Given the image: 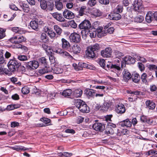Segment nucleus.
<instances>
[{"instance_id": "nucleus-3", "label": "nucleus", "mask_w": 157, "mask_h": 157, "mask_svg": "<svg viewBox=\"0 0 157 157\" xmlns=\"http://www.w3.org/2000/svg\"><path fill=\"white\" fill-rule=\"evenodd\" d=\"M111 62H110V63ZM121 70V67L118 64H115L110 63L109 65V72L113 77L119 76L118 73Z\"/></svg>"}, {"instance_id": "nucleus-25", "label": "nucleus", "mask_w": 157, "mask_h": 157, "mask_svg": "<svg viewBox=\"0 0 157 157\" xmlns=\"http://www.w3.org/2000/svg\"><path fill=\"white\" fill-rule=\"evenodd\" d=\"M85 93L87 96L89 98H94L95 94L94 90L90 89H87L85 90Z\"/></svg>"}, {"instance_id": "nucleus-23", "label": "nucleus", "mask_w": 157, "mask_h": 157, "mask_svg": "<svg viewBox=\"0 0 157 157\" xmlns=\"http://www.w3.org/2000/svg\"><path fill=\"white\" fill-rule=\"evenodd\" d=\"M146 105L147 108L149 109H153L155 107V103L152 101L147 100L146 102Z\"/></svg>"}, {"instance_id": "nucleus-57", "label": "nucleus", "mask_w": 157, "mask_h": 157, "mask_svg": "<svg viewBox=\"0 0 157 157\" xmlns=\"http://www.w3.org/2000/svg\"><path fill=\"white\" fill-rule=\"evenodd\" d=\"M72 155L71 153L66 152H63L59 153V155L61 156H64L66 157H70Z\"/></svg>"}, {"instance_id": "nucleus-32", "label": "nucleus", "mask_w": 157, "mask_h": 157, "mask_svg": "<svg viewBox=\"0 0 157 157\" xmlns=\"http://www.w3.org/2000/svg\"><path fill=\"white\" fill-rule=\"evenodd\" d=\"M47 54L49 56V59L51 64H54L55 63V58L53 56V53H52V51H50V52H48V53Z\"/></svg>"}, {"instance_id": "nucleus-14", "label": "nucleus", "mask_w": 157, "mask_h": 157, "mask_svg": "<svg viewBox=\"0 0 157 157\" xmlns=\"http://www.w3.org/2000/svg\"><path fill=\"white\" fill-rule=\"evenodd\" d=\"M115 110L117 113L122 114L125 112L126 110L124 105L122 104L119 103L116 105Z\"/></svg>"}, {"instance_id": "nucleus-47", "label": "nucleus", "mask_w": 157, "mask_h": 157, "mask_svg": "<svg viewBox=\"0 0 157 157\" xmlns=\"http://www.w3.org/2000/svg\"><path fill=\"white\" fill-rule=\"evenodd\" d=\"M96 29H94L93 31L91 30H89V33L90 36L91 38H94L96 36Z\"/></svg>"}, {"instance_id": "nucleus-50", "label": "nucleus", "mask_w": 157, "mask_h": 157, "mask_svg": "<svg viewBox=\"0 0 157 157\" xmlns=\"http://www.w3.org/2000/svg\"><path fill=\"white\" fill-rule=\"evenodd\" d=\"M93 14L96 17H99L101 14V12L98 10L95 9L93 11Z\"/></svg>"}, {"instance_id": "nucleus-9", "label": "nucleus", "mask_w": 157, "mask_h": 157, "mask_svg": "<svg viewBox=\"0 0 157 157\" xmlns=\"http://www.w3.org/2000/svg\"><path fill=\"white\" fill-rule=\"evenodd\" d=\"M52 51L57 54H59L60 56L64 57H67L69 58H72V56L67 52L60 48L53 49Z\"/></svg>"}, {"instance_id": "nucleus-7", "label": "nucleus", "mask_w": 157, "mask_h": 157, "mask_svg": "<svg viewBox=\"0 0 157 157\" xmlns=\"http://www.w3.org/2000/svg\"><path fill=\"white\" fill-rule=\"evenodd\" d=\"M132 5L133 9L135 11L140 12L142 11L143 10L141 0H134Z\"/></svg>"}, {"instance_id": "nucleus-28", "label": "nucleus", "mask_w": 157, "mask_h": 157, "mask_svg": "<svg viewBox=\"0 0 157 157\" xmlns=\"http://www.w3.org/2000/svg\"><path fill=\"white\" fill-rule=\"evenodd\" d=\"M74 96L76 98L80 97L82 93V91L80 88L76 89L73 92Z\"/></svg>"}, {"instance_id": "nucleus-49", "label": "nucleus", "mask_w": 157, "mask_h": 157, "mask_svg": "<svg viewBox=\"0 0 157 157\" xmlns=\"http://www.w3.org/2000/svg\"><path fill=\"white\" fill-rule=\"evenodd\" d=\"M21 92L23 94H28L29 92V88L27 86H25L22 88Z\"/></svg>"}, {"instance_id": "nucleus-11", "label": "nucleus", "mask_w": 157, "mask_h": 157, "mask_svg": "<svg viewBox=\"0 0 157 157\" xmlns=\"http://www.w3.org/2000/svg\"><path fill=\"white\" fill-rule=\"evenodd\" d=\"M117 124L121 126L122 127H129L132 126V122L130 119L127 118L125 120L119 122Z\"/></svg>"}, {"instance_id": "nucleus-18", "label": "nucleus", "mask_w": 157, "mask_h": 157, "mask_svg": "<svg viewBox=\"0 0 157 157\" xmlns=\"http://www.w3.org/2000/svg\"><path fill=\"white\" fill-rule=\"evenodd\" d=\"M69 51L73 52L75 54H77L80 52L81 48L79 45L75 44L72 46L71 48L70 49Z\"/></svg>"}, {"instance_id": "nucleus-34", "label": "nucleus", "mask_w": 157, "mask_h": 157, "mask_svg": "<svg viewBox=\"0 0 157 157\" xmlns=\"http://www.w3.org/2000/svg\"><path fill=\"white\" fill-rule=\"evenodd\" d=\"M45 67L43 68L39 69L38 71L39 73L41 74H44L45 73H48L49 71L48 69L49 67L48 66H44Z\"/></svg>"}, {"instance_id": "nucleus-39", "label": "nucleus", "mask_w": 157, "mask_h": 157, "mask_svg": "<svg viewBox=\"0 0 157 157\" xmlns=\"http://www.w3.org/2000/svg\"><path fill=\"white\" fill-rule=\"evenodd\" d=\"M42 48L45 50L47 54L48 53V52H49L50 51H52L51 47L46 44L44 43L42 44Z\"/></svg>"}, {"instance_id": "nucleus-59", "label": "nucleus", "mask_w": 157, "mask_h": 157, "mask_svg": "<svg viewBox=\"0 0 157 157\" xmlns=\"http://www.w3.org/2000/svg\"><path fill=\"white\" fill-rule=\"evenodd\" d=\"M48 36L51 38H53L56 36V34L52 30H51L48 33Z\"/></svg>"}, {"instance_id": "nucleus-19", "label": "nucleus", "mask_w": 157, "mask_h": 157, "mask_svg": "<svg viewBox=\"0 0 157 157\" xmlns=\"http://www.w3.org/2000/svg\"><path fill=\"white\" fill-rule=\"evenodd\" d=\"M90 49L89 48L87 47V49L86 51V56L88 57L93 58L96 56V53L92 50H90Z\"/></svg>"}, {"instance_id": "nucleus-6", "label": "nucleus", "mask_w": 157, "mask_h": 157, "mask_svg": "<svg viewBox=\"0 0 157 157\" xmlns=\"http://www.w3.org/2000/svg\"><path fill=\"white\" fill-rule=\"evenodd\" d=\"M43 24L44 22L41 19L35 18L30 22V25L32 29L38 31L39 29V25Z\"/></svg>"}, {"instance_id": "nucleus-30", "label": "nucleus", "mask_w": 157, "mask_h": 157, "mask_svg": "<svg viewBox=\"0 0 157 157\" xmlns=\"http://www.w3.org/2000/svg\"><path fill=\"white\" fill-rule=\"evenodd\" d=\"M116 127L115 124L109 122V134H113L114 133L113 129L112 128H115Z\"/></svg>"}, {"instance_id": "nucleus-37", "label": "nucleus", "mask_w": 157, "mask_h": 157, "mask_svg": "<svg viewBox=\"0 0 157 157\" xmlns=\"http://www.w3.org/2000/svg\"><path fill=\"white\" fill-rule=\"evenodd\" d=\"M54 7V4L52 2V0H50V1L47 2V10L49 11H52L53 10Z\"/></svg>"}, {"instance_id": "nucleus-5", "label": "nucleus", "mask_w": 157, "mask_h": 157, "mask_svg": "<svg viewBox=\"0 0 157 157\" xmlns=\"http://www.w3.org/2000/svg\"><path fill=\"white\" fill-rule=\"evenodd\" d=\"M26 40V38L23 36L18 35L14 36L11 38L10 40L11 43L16 44L25 42Z\"/></svg>"}, {"instance_id": "nucleus-26", "label": "nucleus", "mask_w": 157, "mask_h": 157, "mask_svg": "<svg viewBox=\"0 0 157 157\" xmlns=\"http://www.w3.org/2000/svg\"><path fill=\"white\" fill-rule=\"evenodd\" d=\"M90 50L93 51L94 52L96 53L100 48V46L99 44L96 43L94 45H90L88 47Z\"/></svg>"}, {"instance_id": "nucleus-2", "label": "nucleus", "mask_w": 157, "mask_h": 157, "mask_svg": "<svg viewBox=\"0 0 157 157\" xmlns=\"http://www.w3.org/2000/svg\"><path fill=\"white\" fill-rule=\"evenodd\" d=\"M75 105L79 110L82 113H88L90 111L89 107L85 102L80 99L75 101Z\"/></svg>"}, {"instance_id": "nucleus-42", "label": "nucleus", "mask_w": 157, "mask_h": 157, "mask_svg": "<svg viewBox=\"0 0 157 157\" xmlns=\"http://www.w3.org/2000/svg\"><path fill=\"white\" fill-rule=\"evenodd\" d=\"M40 2L41 8L43 10H45L47 8V2L45 0H42Z\"/></svg>"}, {"instance_id": "nucleus-38", "label": "nucleus", "mask_w": 157, "mask_h": 157, "mask_svg": "<svg viewBox=\"0 0 157 157\" xmlns=\"http://www.w3.org/2000/svg\"><path fill=\"white\" fill-rule=\"evenodd\" d=\"M108 102L107 101H104L103 104L101 105V109L100 110L102 111H107L108 109Z\"/></svg>"}, {"instance_id": "nucleus-52", "label": "nucleus", "mask_w": 157, "mask_h": 157, "mask_svg": "<svg viewBox=\"0 0 157 157\" xmlns=\"http://www.w3.org/2000/svg\"><path fill=\"white\" fill-rule=\"evenodd\" d=\"M115 103V100L113 99L111 101H109V109H111L114 108Z\"/></svg>"}, {"instance_id": "nucleus-64", "label": "nucleus", "mask_w": 157, "mask_h": 157, "mask_svg": "<svg viewBox=\"0 0 157 157\" xmlns=\"http://www.w3.org/2000/svg\"><path fill=\"white\" fill-rule=\"evenodd\" d=\"M148 155H151L153 154H157V151L155 150H151L148 151Z\"/></svg>"}, {"instance_id": "nucleus-22", "label": "nucleus", "mask_w": 157, "mask_h": 157, "mask_svg": "<svg viewBox=\"0 0 157 157\" xmlns=\"http://www.w3.org/2000/svg\"><path fill=\"white\" fill-rule=\"evenodd\" d=\"M123 79L125 82H127L132 78L131 74L127 70H124L123 72Z\"/></svg>"}, {"instance_id": "nucleus-43", "label": "nucleus", "mask_w": 157, "mask_h": 157, "mask_svg": "<svg viewBox=\"0 0 157 157\" xmlns=\"http://www.w3.org/2000/svg\"><path fill=\"white\" fill-rule=\"evenodd\" d=\"M101 55L102 57L107 58L108 56V48H106L105 49L101 51Z\"/></svg>"}, {"instance_id": "nucleus-58", "label": "nucleus", "mask_w": 157, "mask_h": 157, "mask_svg": "<svg viewBox=\"0 0 157 157\" xmlns=\"http://www.w3.org/2000/svg\"><path fill=\"white\" fill-rule=\"evenodd\" d=\"M86 9V7L85 6H82L80 9L79 12V15L80 16H82L84 14V10Z\"/></svg>"}, {"instance_id": "nucleus-63", "label": "nucleus", "mask_w": 157, "mask_h": 157, "mask_svg": "<svg viewBox=\"0 0 157 157\" xmlns=\"http://www.w3.org/2000/svg\"><path fill=\"white\" fill-rule=\"evenodd\" d=\"M116 9L117 12L121 13L123 11V7L121 6L118 5L117 6Z\"/></svg>"}, {"instance_id": "nucleus-45", "label": "nucleus", "mask_w": 157, "mask_h": 157, "mask_svg": "<svg viewBox=\"0 0 157 157\" xmlns=\"http://www.w3.org/2000/svg\"><path fill=\"white\" fill-rule=\"evenodd\" d=\"M40 37L41 39L43 41L47 42L48 41V37L47 36L45 33H42Z\"/></svg>"}, {"instance_id": "nucleus-41", "label": "nucleus", "mask_w": 157, "mask_h": 157, "mask_svg": "<svg viewBox=\"0 0 157 157\" xmlns=\"http://www.w3.org/2000/svg\"><path fill=\"white\" fill-rule=\"evenodd\" d=\"M39 61L44 66H48L47 59L44 57H42L39 59Z\"/></svg>"}, {"instance_id": "nucleus-20", "label": "nucleus", "mask_w": 157, "mask_h": 157, "mask_svg": "<svg viewBox=\"0 0 157 157\" xmlns=\"http://www.w3.org/2000/svg\"><path fill=\"white\" fill-rule=\"evenodd\" d=\"M124 60L126 64H133L135 63V59L130 56H127L124 57Z\"/></svg>"}, {"instance_id": "nucleus-56", "label": "nucleus", "mask_w": 157, "mask_h": 157, "mask_svg": "<svg viewBox=\"0 0 157 157\" xmlns=\"http://www.w3.org/2000/svg\"><path fill=\"white\" fill-rule=\"evenodd\" d=\"M72 66L75 69L76 71H80L82 70V68L81 67H80V66H79L76 63H74L73 64Z\"/></svg>"}, {"instance_id": "nucleus-40", "label": "nucleus", "mask_w": 157, "mask_h": 157, "mask_svg": "<svg viewBox=\"0 0 157 157\" xmlns=\"http://www.w3.org/2000/svg\"><path fill=\"white\" fill-rule=\"evenodd\" d=\"M63 68L59 67H55L53 70L54 73L56 74H60L63 73Z\"/></svg>"}, {"instance_id": "nucleus-1", "label": "nucleus", "mask_w": 157, "mask_h": 157, "mask_svg": "<svg viewBox=\"0 0 157 157\" xmlns=\"http://www.w3.org/2000/svg\"><path fill=\"white\" fill-rule=\"evenodd\" d=\"M39 66L38 62L36 60L31 61L28 62L25 65V71L30 75L33 73L34 70Z\"/></svg>"}, {"instance_id": "nucleus-61", "label": "nucleus", "mask_w": 157, "mask_h": 157, "mask_svg": "<svg viewBox=\"0 0 157 157\" xmlns=\"http://www.w3.org/2000/svg\"><path fill=\"white\" fill-rule=\"evenodd\" d=\"M138 66L139 68L141 71L144 70V65L140 63H138Z\"/></svg>"}, {"instance_id": "nucleus-51", "label": "nucleus", "mask_w": 157, "mask_h": 157, "mask_svg": "<svg viewBox=\"0 0 157 157\" xmlns=\"http://www.w3.org/2000/svg\"><path fill=\"white\" fill-rule=\"evenodd\" d=\"M107 28H108V25H106L104 27V30H102L101 36H104L107 34L108 32V29Z\"/></svg>"}, {"instance_id": "nucleus-48", "label": "nucleus", "mask_w": 157, "mask_h": 157, "mask_svg": "<svg viewBox=\"0 0 157 157\" xmlns=\"http://www.w3.org/2000/svg\"><path fill=\"white\" fill-rule=\"evenodd\" d=\"M6 30L0 28V40L5 37L6 36Z\"/></svg>"}, {"instance_id": "nucleus-13", "label": "nucleus", "mask_w": 157, "mask_h": 157, "mask_svg": "<svg viewBox=\"0 0 157 157\" xmlns=\"http://www.w3.org/2000/svg\"><path fill=\"white\" fill-rule=\"evenodd\" d=\"M64 17L66 19H70L74 17V14L71 11L65 9L63 12Z\"/></svg>"}, {"instance_id": "nucleus-12", "label": "nucleus", "mask_w": 157, "mask_h": 157, "mask_svg": "<svg viewBox=\"0 0 157 157\" xmlns=\"http://www.w3.org/2000/svg\"><path fill=\"white\" fill-rule=\"evenodd\" d=\"M94 129L97 131H102L105 128V126L99 122L94 124L92 126Z\"/></svg>"}, {"instance_id": "nucleus-60", "label": "nucleus", "mask_w": 157, "mask_h": 157, "mask_svg": "<svg viewBox=\"0 0 157 157\" xmlns=\"http://www.w3.org/2000/svg\"><path fill=\"white\" fill-rule=\"evenodd\" d=\"M105 61L104 59H101L99 61V64L101 67L104 68L105 66Z\"/></svg>"}, {"instance_id": "nucleus-15", "label": "nucleus", "mask_w": 157, "mask_h": 157, "mask_svg": "<svg viewBox=\"0 0 157 157\" xmlns=\"http://www.w3.org/2000/svg\"><path fill=\"white\" fill-rule=\"evenodd\" d=\"M62 48L64 50L69 51L71 45L69 42L64 38H62Z\"/></svg>"}, {"instance_id": "nucleus-55", "label": "nucleus", "mask_w": 157, "mask_h": 157, "mask_svg": "<svg viewBox=\"0 0 157 157\" xmlns=\"http://www.w3.org/2000/svg\"><path fill=\"white\" fill-rule=\"evenodd\" d=\"M40 121L43 122L46 124H49L51 121V120L45 117L41 118Z\"/></svg>"}, {"instance_id": "nucleus-54", "label": "nucleus", "mask_w": 157, "mask_h": 157, "mask_svg": "<svg viewBox=\"0 0 157 157\" xmlns=\"http://www.w3.org/2000/svg\"><path fill=\"white\" fill-rule=\"evenodd\" d=\"M147 75L146 73H143L141 75L140 78L142 82L144 83L147 82V80L146 79Z\"/></svg>"}, {"instance_id": "nucleus-53", "label": "nucleus", "mask_w": 157, "mask_h": 157, "mask_svg": "<svg viewBox=\"0 0 157 157\" xmlns=\"http://www.w3.org/2000/svg\"><path fill=\"white\" fill-rule=\"evenodd\" d=\"M96 0H90L87 2V5L90 6H95L97 3Z\"/></svg>"}, {"instance_id": "nucleus-46", "label": "nucleus", "mask_w": 157, "mask_h": 157, "mask_svg": "<svg viewBox=\"0 0 157 157\" xmlns=\"http://www.w3.org/2000/svg\"><path fill=\"white\" fill-rule=\"evenodd\" d=\"M144 20V17L141 16L136 17L134 18V21L137 23H141Z\"/></svg>"}, {"instance_id": "nucleus-24", "label": "nucleus", "mask_w": 157, "mask_h": 157, "mask_svg": "<svg viewBox=\"0 0 157 157\" xmlns=\"http://www.w3.org/2000/svg\"><path fill=\"white\" fill-rule=\"evenodd\" d=\"M11 30L16 33H18L20 34H22L25 33V31L23 29L17 27L12 28Z\"/></svg>"}, {"instance_id": "nucleus-16", "label": "nucleus", "mask_w": 157, "mask_h": 157, "mask_svg": "<svg viewBox=\"0 0 157 157\" xmlns=\"http://www.w3.org/2000/svg\"><path fill=\"white\" fill-rule=\"evenodd\" d=\"M121 15L118 13H114L109 15V19L112 20H118L121 19Z\"/></svg>"}, {"instance_id": "nucleus-33", "label": "nucleus", "mask_w": 157, "mask_h": 157, "mask_svg": "<svg viewBox=\"0 0 157 157\" xmlns=\"http://www.w3.org/2000/svg\"><path fill=\"white\" fill-rule=\"evenodd\" d=\"M12 149L16 150L17 151H20L21 150H26L28 149V148H25L24 147L20 146H16L12 147Z\"/></svg>"}, {"instance_id": "nucleus-27", "label": "nucleus", "mask_w": 157, "mask_h": 157, "mask_svg": "<svg viewBox=\"0 0 157 157\" xmlns=\"http://www.w3.org/2000/svg\"><path fill=\"white\" fill-rule=\"evenodd\" d=\"M21 8V10H19L20 11H23L26 13H28L30 10V8L28 5L25 3L22 4V5H20Z\"/></svg>"}, {"instance_id": "nucleus-29", "label": "nucleus", "mask_w": 157, "mask_h": 157, "mask_svg": "<svg viewBox=\"0 0 157 157\" xmlns=\"http://www.w3.org/2000/svg\"><path fill=\"white\" fill-rule=\"evenodd\" d=\"M131 78L133 82L137 83L140 81V77L138 74L135 73L132 76Z\"/></svg>"}, {"instance_id": "nucleus-35", "label": "nucleus", "mask_w": 157, "mask_h": 157, "mask_svg": "<svg viewBox=\"0 0 157 157\" xmlns=\"http://www.w3.org/2000/svg\"><path fill=\"white\" fill-rule=\"evenodd\" d=\"M54 29L57 35H60L62 32V29L57 25H55L54 26Z\"/></svg>"}, {"instance_id": "nucleus-21", "label": "nucleus", "mask_w": 157, "mask_h": 157, "mask_svg": "<svg viewBox=\"0 0 157 157\" xmlns=\"http://www.w3.org/2000/svg\"><path fill=\"white\" fill-rule=\"evenodd\" d=\"M154 13L153 12L149 11L148 12L146 16V21L148 23H151L154 18Z\"/></svg>"}, {"instance_id": "nucleus-44", "label": "nucleus", "mask_w": 157, "mask_h": 157, "mask_svg": "<svg viewBox=\"0 0 157 157\" xmlns=\"http://www.w3.org/2000/svg\"><path fill=\"white\" fill-rule=\"evenodd\" d=\"M17 59L20 60L24 61L28 59V57L25 55H21L17 56Z\"/></svg>"}, {"instance_id": "nucleus-62", "label": "nucleus", "mask_w": 157, "mask_h": 157, "mask_svg": "<svg viewBox=\"0 0 157 157\" xmlns=\"http://www.w3.org/2000/svg\"><path fill=\"white\" fill-rule=\"evenodd\" d=\"M6 61L5 60V59L3 56H2V57H1V58H0V64L6 65Z\"/></svg>"}, {"instance_id": "nucleus-31", "label": "nucleus", "mask_w": 157, "mask_h": 157, "mask_svg": "<svg viewBox=\"0 0 157 157\" xmlns=\"http://www.w3.org/2000/svg\"><path fill=\"white\" fill-rule=\"evenodd\" d=\"M55 6L56 8L58 10H60L63 8L62 3L60 1V0H56L55 1Z\"/></svg>"}, {"instance_id": "nucleus-17", "label": "nucleus", "mask_w": 157, "mask_h": 157, "mask_svg": "<svg viewBox=\"0 0 157 157\" xmlns=\"http://www.w3.org/2000/svg\"><path fill=\"white\" fill-rule=\"evenodd\" d=\"M52 16L58 21L60 22H64L65 21L61 14L57 12L54 13L52 14Z\"/></svg>"}, {"instance_id": "nucleus-36", "label": "nucleus", "mask_w": 157, "mask_h": 157, "mask_svg": "<svg viewBox=\"0 0 157 157\" xmlns=\"http://www.w3.org/2000/svg\"><path fill=\"white\" fill-rule=\"evenodd\" d=\"M72 90L70 89H66L64 90L62 93V95L64 97L69 96L72 94Z\"/></svg>"}, {"instance_id": "nucleus-10", "label": "nucleus", "mask_w": 157, "mask_h": 157, "mask_svg": "<svg viewBox=\"0 0 157 157\" xmlns=\"http://www.w3.org/2000/svg\"><path fill=\"white\" fill-rule=\"evenodd\" d=\"M69 38L71 42L76 43L79 42L81 39L80 35L75 33H71L69 36Z\"/></svg>"}, {"instance_id": "nucleus-4", "label": "nucleus", "mask_w": 157, "mask_h": 157, "mask_svg": "<svg viewBox=\"0 0 157 157\" xmlns=\"http://www.w3.org/2000/svg\"><path fill=\"white\" fill-rule=\"evenodd\" d=\"M8 66L10 71L14 72L21 65L20 63L14 59H11L8 63Z\"/></svg>"}, {"instance_id": "nucleus-8", "label": "nucleus", "mask_w": 157, "mask_h": 157, "mask_svg": "<svg viewBox=\"0 0 157 157\" xmlns=\"http://www.w3.org/2000/svg\"><path fill=\"white\" fill-rule=\"evenodd\" d=\"M78 27L80 29L88 30L91 27V24L90 21L85 20L79 25Z\"/></svg>"}]
</instances>
